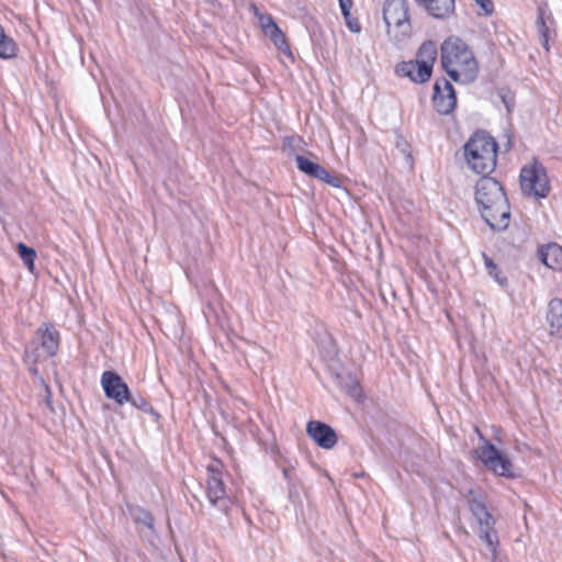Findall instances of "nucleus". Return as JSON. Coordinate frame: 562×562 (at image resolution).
<instances>
[{
  "label": "nucleus",
  "instance_id": "nucleus-1",
  "mask_svg": "<svg viewBox=\"0 0 562 562\" xmlns=\"http://www.w3.org/2000/svg\"><path fill=\"white\" fill-rule=\"evenodd\" d=\"M475 203L482 218L494 231H504L510 222L506 194L493 178L484 177L475 186Z\"/></svg>",
  "mask_w": 562,
  "mask_h": 562
},
{
  "label": "nucleus",
  "instance_id": "nucleus-2",
  "mask_svg": "<svg viewBox=\"0 0 562 562\" xmlns=\"http://www.w3.org/2000/svg\"><path fill=\"white\" fill-rule=\"evenodd\" d=\"M442 69L456 82H473L479 75V61L472 48L460 37L449 36L440 46Z\"/></svg>",
  "mask_w": 562,
  "mask_h": 562
},
{
  "label": "nucleus",
  "instance_id": "nucleus-3",
  "mask_svg": "<svg viewBox=\"0 0 562 562\" xmlns=\"http://www.w3.org/2000/svg\"><path fill=\"white\" fill-rule=\"evenodd\" d=\"M464 158L468 167L476 173L488 175L497 159V144L484 132H477L464 144Z\"/></svg>",
  "mask_w": 562,
  "mask_h": 562
},
{
  "label": "nucleus",
  "instance_id": "nucleus-4",
  "mask_svg": "<svg viewBox=\"0 0 562 562\" xmlns=\"http://www.w3.org/2000/svg\"><path fill=\"white\" fill-rule=\"evenodd\" d=\"M463 496L468 501L469 508L473 517L477 521V533L481 540L486 544V548L494 555L498 546V537L495 530V518L487 510L483 495L469 488L463 492Z\"/></svg>",
  "mask_w": 562,
  "mask_h": 562
},
{
  "label": "nucleus",
  "instance_id": "nucleus-5",
  "mask_svg": "<svg viewBox=\"0 0 562 562\" xmlns=\"http://www.w3.org/2000/svg\"><path fill=\"white\" fill-rule=\"evenodd\" d=\"M437 56L436 44L431 41L425 42L419 47L416 59L398 64L396 74L400 77H407L416 83L426 82L431 77Z\"/></svg>",
  "mask_w": 562,
  "mask_h": 562
},
{
  "label": "nucleus",
  "instance_id": "nucleus-6",
  "mask_svg": "<svg viewBox=\"0 0 562 562\" xmlns=\"http://www.w3.org/2000/svg\"><path fill=\"white\" fill-rule=\"evenodd\" d=\"M383 21L391 41L400 43L412 32L406 0H386L383 5Z\"/></svg>",
  "mask_w": 562,
  "mask_h": 562
},
{
  "label": "nucleus",
  "instance_id": "nucleus-7",
  "mask_svg": "<svg viewBox=\"0 0 562 562\" xmlns=\"http://www.w3.org/2000/svg\"><path fill=\"white\" fill-rule=\"evenodd\" d=\"M520 187L525 194L546 198L549 193V180L544 167L533 160L520 170Z\"/></svg>",
  "mask_w": 562,
  "mask_h": 562
},
{
  "label": "nucleus",
  "instance_id": "nucleus-8",
  "mask_svg": "<svg viewBox=\"0 0 562 562\" xmlns=\"http://www.w3.org/2000/svg\"><path fill=\"white\" fill-rule=\"evenodd\" d=\"M479 435L481 443L476 448L475 453L485 468L499 476H514L513 463L508 457L501 450L496 449L481 434Z\"/></svg>",
  "mask_w": 562,
  "mask_h": 562
},
{
  "label": "nucleus",
  "instance_id": "nucleus-9",
  "mask_svg": "<svg viewBox=\"0 0 562 562\" xmlns=\"http://www.w3.org/2000/svg\"><path fill=\"white\" fill-rule=\"evenodd\" d=\"M36 336L41 339V348L34 351L26 350L25 352L26 362L32 364H35L42 359L53 357L57 352L59 346L58 331L49 324L42 325L37 329Z\"/></svg>",
  "mask_w": 562,
  "mask_h": 562
},
{
  "label": "nucleus",
  "instance_id": "nucleus-10",
  "mask_svg": "<svg viewBox=\"0 0 562 562\" xmlns=\"http://www.w3.org/2000/svg\"><path fill=\"white\" fill-rule=\"evenodd\" d=\"M206 495L213 506L222 509L227 507L226 492L223 483V464L218 460H213L206 468Z\"/></svg>",
  "mask_w": 562,
  "mask_h": 562
},
{
  "label": "nucleus",
  "instance_id": "nucleus-11",
  "mask_svg": "<svg viewBox=\"0 0 562 562\" xmlns=\"http://www.w3.org/2000/svg\"><path fill=\"white\" fill-rule=\"evenodd\" d=\"M101 385L106 397L122 405L130 401V389L123 379L113 371H104L101 375Z\"/></svg>",
  "mask_w": 562,
  "mask_h": 562
},
{
  "label": "nucleus",
  "instance_id": "nucleus-12",
  "mask_svg": "<svg viewBox=\"0 0 562 562\" xmlns=\"http://www.w3.org/2000/svg\"><path fill=\"white\" fill-rule=\"evenodd\" d=\"M434 106L440 114L450 113L456 104L457 98L452 85L446 80H437L434 86Z\"/></svg>",
  "mask_w": 562,
  "mask_h": 562
},
{
  "label": "nucleus",
  "instance_id": "nucleus-13",
  "mask_svg": "<svg viewBox=\"0 0 562 562\" xmlns=\"http://www.w3.org/2000/svg\"><path fill=\"white\" fill-rule=\"evenodd\" d=\"M296 166L303 173L316 178L334 188L340 187V179L337 176L330 175L324 167L310 158L299 155L295 158Z\"/></svg>",
  "mask_w": 562,
  "mask_h": 562
},
{
  "label": "nucleus",
  "instance_id": "nucleus-14",
  "mask_svg": "<svg viewBox=\"0 0 562 562\" xmlns=\"http://www.w3.org/2000/svg\"><path fill=\"white\" fill-rule=\"evenodd\" d=\"M308 436L323 449H331L337 442L335 430L321 422H310L306 426Z\"/></svg>",
  "mask_w": 562,
  "mask_h": 562
},
{
  "label": "nucleus",
  "instance_id": "nucleus-15",
  "mask_svg": "<svg viewBox=\"0 0 562 562\" xmlns=\"http://www.w3.org/2000/svg\"><path fill=\"white\" fill-rule=\"evenodd\" d=\"M431 16L447 19L454 12V0H415Z\"/></svg>",
  "mask_w": 562,
  "mask_h": 562
},
{
  "label": "nucleus",
  "instance_id": "nucleus-16",
  "mask_svg": "<svg viewBox=\"0 0 562 562\" xmlns=\"http://www.w3.org/2000/svg\"><path fill=\"white\" fill-rule=\"evenodd\" d=\"M547 322L552 335L562 331V300L554 297L548 304Z\"/></svg>",
  "mask_w": 562,
  "mask_h": 562
},
{
  "label": "nucleus",
  "instance_id": "nucleus-17",
  "mask_svg": "<svg viewBox=\"0 0 562 562\" xmlns=\"http://www.w3.org/2000/svg\"><path fill=\"white\" fill-rule=\"evenodd\" d=\"M540 257L542 262L550 269H562V247L558 244H549L541 248Z\"/></svg>",
  "mask_w": 562,
  "mask_h": 562
},
{
  "label": "nucleus",
  "instance_id": "nucleus-18",
  "mask_svg": "<svg viewBox=\"0 0 562 562\" xmlns=\"http://www.w3.org/2000/svg\"><path fill=\"white\" fill-rule=\"evenodd\" d=\"M266 36H268L272 43L277 46V48L282 52L284 55H286L291 60H293V54L291 52V48L286 42V38L283 34V32L280 30L278 25L274 27L267 30L263 32Z\"/></svg>",
  "mask_w": 562,
  "mask_h": 562
},
{
  "label": "nucleus",
  "instance_id": "nucleus-19",
  "mask_svg": "<svg viewBox=\"0 0 562 562\" xmlns=\"http://www.w3.org/2000/svg\"><path fill=\"white\" fill-rule=\"evenodd\" d=\"M16 52V43L5 34L3 27L0 25V58H13L15 57Z\"/></svg>",
  "mask_w": 562,
  "mask_h": 562
},
{
  "label": "nucleus",
  "instance_id": "nucleus-20",
  "mask_svg": "<svg viewBox=\"0 0 562 562\" xmlns=\"http://www.w3.org/2000/svg\"><path fill=\"white\" fill-rule=\"evenodd\" d=\"M482 258L488 276L493 278L498 285L503 288L507 286V278L502 276V271L497 265L484 252L482 254Z\"/></svg>",
  "mask_w": 562,
  "mask_h": 562
},
{
  "label": "nucleus",
  "instance_id": "nucleus-21",
  "mask_svg": "<svg viewBox=\"0 0 562 562\" xmlns=\"http://www.w3.org/2000/svg\"><path fill=\"white\" fill-rule=\"evenodd\" d=\"M16 249H18V254L20 256V258L22 259L23 263L25 265V267L27 268V270L31 272V273H34L35 271V258H36V252L33 248L31 247H27L26 245L20 243L18 246H16Z\"/></svg>",
  "mask_w": 562,
  "mask_h": 562
},
{
  "label": "nucleus",
  "instance_id": "nucleus-22",
  "mask_svg": "<svg viewBox=\"0 0 562 562\" xmlns=\"http://www.w3.org/2000/svg\"><path fill=\"white\" fill-rule=\"evenodd\" d=\"M131 515L135 522L143 524L149 529L154 528V517L149 512L145 510L144 508L135 507L131 512Z\"/></svg>",
  "mask_w": 562,
  "mask_h": 562
},
{
  "label": "nucleus",
  "instance_id": "nucleus-23",
  "mask_svg": "<svg viewBox=\"0 0 562 562\" xmlns=\"http://www.w3.org/2000/svg\"><path fill=\"white\" fill-rule=\"evenodd\" d=\"M255 15L258 19L262 32H266L267 30H270L277 25V23L274 22L273 18L270 14L260 13L258 9H255Z\"/></svg>",
  "mask_w": 562,
  "mask_h": 562
},
{
  "label": "nucleus",
  "instance_id": "nucleus-24",
  "mask_svg": "<svg viewBox=\"0 0 562 562\" xmlns=\"http://www.w3.org/2000/svg\"><path fill=\"white\" fill-rule=\"evenodd\" d=\"M539 35L542 42L543 47L549 50V38H550V30L549 26L546 24L542 14L539 16Z\"/></svg>",
  "mask_w": 562,
  "mask_h": 562
},
{
  "label": "nucleus",
  "instance_id": "nucleus-25",
  "mask_svg": "<svg viewBox=\"0 0 562 562\" xmlns=\"http://www.w3.org/2000/svg\"><path fill=\"white\" fill-rule=\"evenodd\" d=\"M344 15V19H345V22H346V25L347 27L353 32V33H359L361 31V25H360V22L358 21L357 18H353L350 13V11H347V14H342Z\"/></svg>",
  "mask_w": 562,
  "mask_h": 562
},
{
  "label": "nucleus",
  "instance_id": "nucleus-26",
  "mask_svg": "<svg viewBox=\"0 0 562 562\" xmlns=\"http://www.w3.org/2000/svg\"><path fill=\"white\" fill-rule=\"evenodd\" d=\"M481 8L485 15H491L494 11L492 0H473Z\"/></svg>",
  "mask_w": 562,
  "mask_h": 562
},
{
  "label": "nucleus",
  "instance_id": "nucleus-27",
  "mask_svg": "<svg viewBox=\"0 0 562 562\" xmlns=\"http://www.w3.org/2000/svg\"><path fill=\"white\" fill-rule=\"evenodd\" d=\"M127 403H131L137 408L146 411L147 403L143 397L135 398L130 395V401Z\"/></svg>",
  "mask_w": 562,
  "mask_h": 562
},
{
  "label": "nucleus",
  "instance_id": "nucleus-28",
  "mask_svg": "<svg viewBox=\"0 0 562 562\" xmlns=\"http://www.w3.org/2000/svg\"><path fill=\"white\" fill-rule=\"evenodd\" d=\"M342 14H347L352 8V0H338Z\"/></svg>",
  "mask_w": 562,
  "mask_h": 562
},
{
  "label": "nucleus",
  "instance_id": "nucleus-29",
  "mask_svg": "<svg viewBox=\"0 0 562 562\" xmlns=\"http://www.w3.org/2000/svg\"><path fill=\"white\" fill-rule=\"evenodd\" d=\"M349 389H350V393H351L352 396H358L359 395V389H358L356 382H352L350 384Z\"/></svg>",
  "mask_w": 562,
  "mask_h": 562
},
{
  "label": "nucleus",
  "instance_id": "nucleus-30",
  "mask_svg": "<svg viewBox=\"0 0 562 562\" xmlns=\"http://www.w3.org/2000/svg\"><path fill=\"white\" fill-rule=\"evenodd\" d=\"M31 371L36 374L37 373V370L35 368H31Z\"/></svg>",
  "mask_w": 562,
  "mask_h": 562
}]
</instances>
